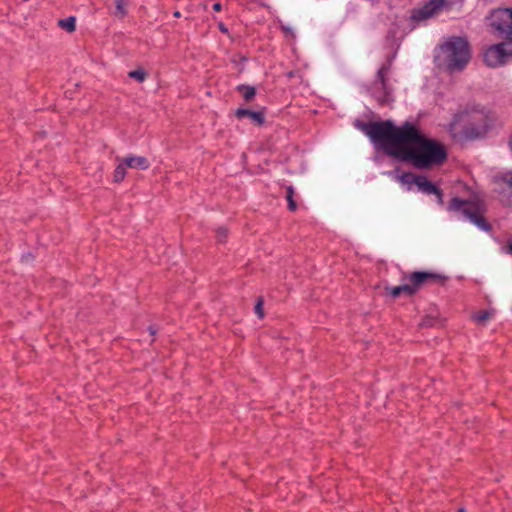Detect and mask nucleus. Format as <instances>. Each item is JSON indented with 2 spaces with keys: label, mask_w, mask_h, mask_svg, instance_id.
I'll list each match as a JSON object with an SVG mask.
<instances>
[{
  "label": "nucleus",
  "mask_w": 512,
  "mask_h": 512,
  "mask_svg": "<svg viewBox=\"0 0 512 512\" xmlns=\"http://www.w3.org/2000/svg\"><path fill=\"white\" fill-rule=\"evenodd\" d=\"M388 155L412 164L417 169H429L442 165L447 159L445 146L429 139L412 123L405 122L398 127L393 146Z\"/></svg>",
  "instance_id": "1"
},
{
  "label": "nucleus",
  "mask_w": 512,
  "mask_h": 512,
  "mask_svg": "<svg viewBox=\"0 0 512 512\" xmlns=\"http://www.w3.org/2000/svg\"><path fill=\"white\" fill-rule=\"evenodd\" d=\"M490 26L504 41L490 46L484 53V62L489 67H499L512 60V8H499L492 11Z\"/></svg>",
  "instance_id": "2"
},
{
  "label": "nucleus",
  "mask_w": 512,
  "mask_h": 512,
  "mask_svg": "<svg viewBox=\"0 0 512 512\" xmlns=\"http://www.w3.org/2000/svg\"><path fill=\"white\" fill-rule=\"evenodd\" d=\"M471 59L469 42L463 37L448 38L438 48L435 60L439 67L454 73L462 71Z\"/></svg>",
  "instance_id": "3"
},
{
  "label": "nucleus",
  "mask_w": 512,
  "mask_h": 512,
  "mask_svg": "<svg viewBox=\"0 0 512 512\" xmlns=\"http://www.w3.org/2000/svg\"><path fill=\"white\" fill-rule=\"evenodd\" d=\"M491 118L488 111L484 108L473 107L461 113L454 118V123H462L460 139L475 140L483 137L490 128Z\"/></svg>",
  "instance_id": "4"
},
{
  "label": "nucleus",
  "mask_w": 512,
  "mask_h": 512,
  "mask_svg": "<svg viewBox=\"0 0 512 512\" xmlns=\"http://www.w3.org/2000/svg\"><path fill=\"white\" fill-rule=\"evenodd\" d=\"M354 126L364 132L372 142L380 144L388 155V150L392 148L398 132V127L391 121L363 122L356 119Z\"/></svg>",
  "instance_id": "5"
},
{
  "label": "nucleus",
  "mask_w": 512,
  "mask_h": 512,
  "mask_svg": "<svg viewBox=\"0 0 512 512\" xmlns=\"http://www.w3.org/2000/svg\"><path fill=\"white\" fill-rule=\"evenodd\" d=\"M448 210L461 213L466 219L485 232L492 230L491 224L484 217V211L479 201L453 197L449 202Z\"/></svg>",
  "instance_id": "6"
},
{
  "label": "nucleus",
  "mask_w": 512,
  "mask_h": 512,
  "mask_svg": "<svg viewBox=\"0 0 512 512\" xmlns=\"http://www.w3.org/2000/svg\"><path fill=\"white\" fill-rule=\"evenodd\" d=\"M446 280V276L430 271H414L403 273L402 275V281L405 282L410 289L409 297L415 295L426 286L436 283L443 284Z\"/></svg>",
  "instance_id": "7"
},
{
  "label": "nucleus",
  "mask_w": 512,
  "mask_h": 512,
  "mask_svg": "<svg viewBox=\"0 0 512 512\" xmlns=\"http://www.w3.org/2000/svg\"><path fill=\"white\" fill-rule=\"evenodd\" d=\"M391 69V63L387 62L378 70L376 79L371 86V95L381 105H388L393 101L392 87L388 84V74Z\"/></svg>",
  "instance_id": "8"
},
{
  "label": "nucleus",
  "mask_w": 512,
  "mask_h": 512,
  "mask_svg": "<svg viewBox=\"0 0 512 512\" xmlns=\"http://www.w3.org/2000/svg\"><path fill=\"white\" fill-rule=\"evenodd\" d=\"M495 183L500 201L506 206H512V172L496 177Z\"/></svg>",
  "instance_id": "9"
},
{
  "label": "nucleus",
  "mask_w": 512,
  "mask_h": 512,
  "mask_svg": "<svg viewBox=\"0 0 512 512\" xmlns=\"http://www.w3.org/2000/svg\"><path fill=\"white\" fill-rule=\"evenodd\" d=\"M443 6L444 0H430L422 7L414 9L411 18L416 22L427 20L437 15L442 10Z\"/></svg>",
  "instance_id": "10"
},
{
  "label": "nucleus",
  "mask_w": 512,
  "mask_h": 512,
  "mask_svg": "<svg viewBox=\"0 0 512 512\" xmlns=\"http://www.w3.org/2000/svg\"><path fill=\"white\" fill-rule=\"evenodd\" d=\"M416 186L418 187L419 191L427 195L434 194L437 197L438 203L443 204L442 190L431 181H429L425 176H419L418 181L416 182Z\"/></svg>",
  "instance_id": "11"
},
{
  "label": "nucleus",
  "mask_w": 512,
  "mask_h": 512,
  "mask_svg": "<svg viewBox=\"0 0 512 512\" xmlns=\"http://www.w3.org/2000/svg\"><path fill=\"white\" fill-rule=\"evenodd\" d=\"M238 119L249 118L254 124L260 126L264 123V114L260 111H252L245 108H239L235 112Z\"/></svg>",
  "instance_id": "12"
},
{
  "label": "nucleus",
  "mask_w": 512,
  "mask_h": 512,
  "mask_svg": "<svg viewBox=\"0 0 512 512\" xmlns=\"http://www.w3.org/2000/svg\"><path fill=\"white\" fill-rule=\"evenodd\" d=\"M123 162L127 167L134 169L146 170L150 166L148 159L142 156H128L123 158Z\"/></svg>",
  "instance_id": "13"
},
{
  "label": "nucleus",
  "mask_w": 512,
  "mask_h": 512,
  "mask_svg": "<svg viewBox=\"0 0 512 512\" xmlns=\"http://www.w3.org/2000/svg\"><path fill=\"white\" fill-rule=\"evenodd\" d=\"M385 291L387 294H389L392 298H397L400 295L404 294L406 296H409L410 289L408 288V285H406L405 282H403L402 285L395 286V287H385Z\"/></svg>",
  "instance_id": "14"
},
{
  "label": "nucleus",
  "mask_w": 512,
  "mask_h": 512,
  "mask_svg": "<svg viewBox=\"0 0 512 512\" xmlns=\"http://www.w3.org/2000/svg\"><path fill=\"white\" fill-rule=\"evenodd\" d=\"M236 90L242 93L246 102L252 101L256 95V89L254 86L241 84L236 87Z\"/></svg>",
  "instance_id": "15"
},
{
  "label": "nucleus",
  "mask_w": 512,
  "mask_h": 512,
  "mask_svg": "<svg viewBox=\"0 0 512 512\" xmlns=\"http://www.w3.org/2000/svg\"><path fill=\"white\" fill-rule=\"evenodd\" d=\"M58 26L63 30L72 33L76 30V18L74 16H70L64 19H60L58 21Z\"/></svg>",
  "instance_id": "16"
},
{
  "label": "nucleus",
  "mask_w": 512,
  "mask_h": 512,
  "mask_svg": "<svg viewBox=\"0 0 512 512\" xmlns=\"http://www.w3.org/2000/svg\"><path fill=\"white\" fill-rule=\"evenodd\" d=\"M419 176L420 175H415L411 172H404L403 174L398 176V180L404 185H408V186H410L412 184L416 185V182L418 181Z\"/></svg>",
  "instance_id": "17"
},
{
  "label": "nucleus",
  "mask_w": 512,
  "mask_h": 512,
  "mask_svg": "<svg viewBox=\"0 0 512 512\" xmlns=\"http://www.w3.org/2000/svg\"><path fill=\"white\" fill-rule=\"evenodd\" d=\"M126 168H127V166L125 165V163L123 162V159H122L121 162L115 168L114 175H113L114 182L119 183L125 178Z\"/></svg>",
  "instance_id": "18"
},
{
  "label": "nucleus",
  "mask_w": 512,
  "mask_h": 512,
  "mask_svg": "<svg viewBox=\"0 0 512 512\" xmlns=\"http://www.w3.org/2000/svg\"><path fill=\"white\" fill-rule=\"evenodd\" d=\"M294 194H295V190H294L293 186H288L286 188V199L288 202V209L292 212L296 211V209H297V203L294 200Z\"/></svg>",
  "instance_id": "19"
},
{
  "label": "nucleus",
  "mask_w": 512,
  "mask_h": 512,
  "mask_svg": "<svg viewBox=\"0 0 512 512\" xmlns=\"http://www.w3.org/2000/svg\"><path fill=\"white\" fill-rule=\"evenodd\" d=\"M147 75H148L147 72L144 69H142V68L130 71L128 73V76L130 78H133V79H135L136 81H138L140 83L145 81V79L147 78Z\"/></svg>",
  "instance_id": "20"
},
{
  "label": "nucleus",
  "mask_w": 512,
  "mask_h": 512,
  "mask_svg": "<svg viewBox=\"0 0 512 512\" xmlns=\"http://www.w3.org/2000/svg\"><path fill=\"white\" fill-rule=\"evenodd\" d=\"M128 0H115L116 11L115 15L124 17L127 14L125 9Z\"/></svg>",
  "instance_id": "21"
},
{
  "label": "nucleus",
  "mask_w": 512,
  "mask_h": 512,
  "mask_svg": "<svg viewBox=\"0 0 512 512\" xmlns=\"http://www.w3.org/2000/svg\"><path fill=\"white\" fill-rule=\"evenodd\" d=\"M228 237V230L225 227H219L216 230V239L218 243H225Z\"/></svg>",
  "instance_id": "22"
},
{
  "label": "nucleus",
  "mask_w": 512,
  "mask_h": 512,
  "mask_svg": "<svg viewBox=\"0 0 512 512\" xmlns=\"http://www.w3.org/2000/svg\"><path fill=\"white\" fill-rule=\"evenodd\" d=\"M263 299L262 298H258L256 304H255V307H254V311L255 313L258 315L259 318H263L264 317V311H263Z\"/></svg>",
  "instance_id": "23"
},
{
  "label": "nucleus",
  "mask_w": 512,
  "mask_h": 512,
  "mask_svg": "<svg viewBox=\"0 0 512 512\" xmlns=\"http://www.w3.org/2000/svg\"><path fill=\"white\" fill-rule=\"evenodd\" d=\"M490 317V314L489 312L487 311H481L476 317L475 319L478 321V322H484L485 320H487L488 318Z\"/></svg>",
  "instance_id": "24"
},
{
  "label": "nucleus",
  "mask_w": 512,
  "mask_h": 512,
  "mask_svg": "<svg viewBox=\"0 0 512 512\" xmlns=\"http://www.w3.org/2000/svg\"><path fill=\"white\" fill-rule=\"evenodd\" d=\"M506 252L508 254L512 255V238L507 242Z\"/></svg>",
  "instance_id": "25"
},
{
  "label": "nucleus",
  "mask_w": 512,
  "mask_h": 512,
  "mask_svg": "<svg viewBox=\"0 0 512 512\" xmlns=\"http://www.w3.org/2000/svg\"><path fill=\"white\" fill-rule=\"evenodd\" d=\"M221 4L220 3H215L213 4V10L216 11V12H219L221 10Z\"/></svg>",
  "instance_id": "26"
},
{
  "label": "nucleus",
  "mask_w": 512,
  "mask_h": 512,
  "mask_svg": "<svg viewBox=\"0 0 512 512\" xmlns=\"http://www.w3.org/2000/svg\"><path fill=\"white\" fill-rule=\"evenodd\" d=\"M458 512H466L465 508L461 507L458 509Z\"/></svg>",
  "instance_id": "27"
},
{
  "label": "nucleus",
  "mask_w": 512,
  "mask_h": 512,
  "mask_svg": "<svg viewBox=\"0 0 512 512\" xmlns=\"http://www.w3.org/2000/svg\"><path fill=\"white\" fill-rule=\"evenodd\" d=\"M150 333H151V335H154V334H155V330H153L152 328H150Z\"/></svg>",
  "instance_id": "28"
},
{
  "label": "nucleus",
  "mask_w": 512,
  "mask_h": 512,
  "mask_svg": "<svg viewBox=\"0 0 512 512\" xmlns=\"http://www.w3.org/2000/svg\"><path fill=\"white\" fill-rule=\"evenodd\" d=\"M220 29H221L222 31H226V29L224 28V26H223V25H220Z\"/></svg>",
  "instance_id": "29"
},
{
  "label": "nucleus",
  "mask_w": 512,
  "mask_h": 512,
  "mask_svg": "<svg viewBox=\"0 0 512 512\" xmlns=\"http://www.w3.org/2000/svg\"><path fill=\"white\" fill-rule=\"evenodd\" d=\"M176 17H179L180 16V13L179 12H175L174 14Z\"/></svg>",
  "instance_id": "30"
}]
</instances>
